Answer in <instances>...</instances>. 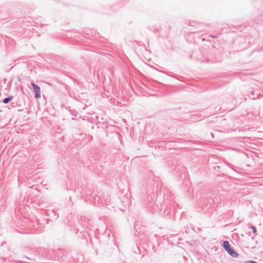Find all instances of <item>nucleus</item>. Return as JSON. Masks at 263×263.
Instances as JSON below:
<instances>
[{
	"label": "nucleus",
	"instance_id": "4",
	"mask_svg": "<svg viewBox=\"0 0 263 263\" xmlns=\"http://www.w3.org/2000/svg\"><path fill=\"white\" fill-rule=\"evenodd\" d=\"M251 229H252V230H253V233H254V234H255V233H256V228H255V227H254V226H252V227H251Z\"/></svg>",
	"mask_w": 263,
	"mask_h": 263
},
{
	"label": "nucleus",
	"instance_id": "1",
	"mask_svg": "<svg viewBox=\"0 0 263 263\" xmlns=\"http://www.w3.org/2000/svg\"><path fill=\"white\" fill-rule=\"evenodd\" d=\"M223 247L227 251V252L232 257L236 258L238 256V254L234 251V250L230 246V243L228 241H223Z\"/></svg>",
	"mask_w": 263,
	"mask_h": 263
},
{
	"label": "nucleus",
	"instance_id": "3",
	"mask_svg": "<svg viewBox=\"0 0 263 263\" xmlns=\"http://www.w3.org/2000/svg\"><path fill=\"white\" fill-rule=\"evenodd\" d=\"M13 98V97L12 96H11L10 97H8V98H5L3 100V102L5 103V104H7L10 101H11Z\"/></svg>",
	"mask_w": 263,
	"mask_h": 263
},
{
	"label": "nucleus",
	"instance_id": "2",
	"mask_svg": "<svg viewBox=\"0 0 263 263\" xmlns=\"http://www.w3.org/2000/svg\"><path fill=\"white\" fill-rule=\"evenodd\" d=\"M31 85L34 89V92L35 93V98L37 99L40 98H41V90H40V87L34 83H32Z\"/></svg>",
	"mask_w": 263,
	"mask_h": 263
}]
</instances>
